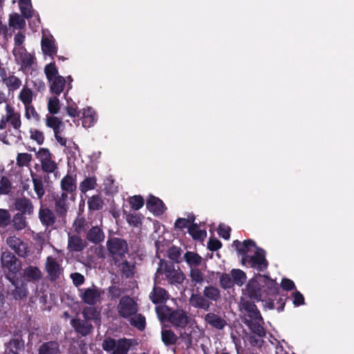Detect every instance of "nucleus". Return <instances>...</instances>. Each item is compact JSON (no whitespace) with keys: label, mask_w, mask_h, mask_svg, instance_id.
I'll return each mask as SVG.
<instances>
[{"label":"nucleus","mask_w":354,"mask_h":354,"mask_svg":"<svg viewBox=\"0 0 354 354\" xmlns=\"http://www.w3.org/2000/svg\"><path fill=\"white\" fill-rule=\"evenodd\" d=\"M184 259L190 268H193V266L197 267L202 261V258L198 254L189 251L186 252L184 254Z\"/></svg>","instance_id":"58836bf2"},{"label":"nucleus","mask_w":354,"mask_h":354,"mask_svg":"<svg viewBox=\"0 0 354 354\" xmlns=\"http://www.w3.org/2000/svg\"><path fill=\"white\" fill-rule=\"evenodd\" d=\"M41 50L44 55L52 57L53 55H56L57 51L55 41L48 38H43L41 39Z\"/></svg>","instance_id":"473e14b6"},{"label":"nucleus","mask_w":354,"mask_h":354,"mask_svg":"<svg viewBox=\"0 0 354 354\" xmlns=\"http://www.w3.org/2000/svg\"><path fill=\"white\" fill-rule=\"evenodd\" d=\"M101 296V292L96 288H86L84 292L81 294L80 297L82 300L86 304L93 306L96 304L99 298Z\"/></svg>","instance_id":"b1692460"},{"label":"nucleus","mask_w":354,"mask_h":354,"mask_svg":"<svg viewBox=\"0 0 354 354\" xmlns=\"http://www.w3.org/2000/svg\"><path fill=\"white\" fill-rule=\"evenodd\" d=\"M1 262L6 278L11 283H14L17 273L21 268V261L13 253L6 251L1 254Z\"/></svg>","instance_id":"39448f33"},{"label":"nucleus","mask_w":354,"mask_h":354,"mask_svg":"<svg viewBox=\"0 0 354 354\" xmlns=\"http://www.w3.org/2000/svg\"><path fill=\"white\" fill-rule=\"evenodd\" d=\"M12 284L15 286V289L12 291V296L15 299L19 300L27 297L28 290L26 283H19L18 277H16L14 283Z\"/></svg>","instance_id":"cd10ccee"},{"label":"nucleus","mask_w":354,"mask_h":354,"mask_svg":"<svg viewBox=\"0 0 354 354\" xmlns=\"http://www.w3.org/2000/svg\"><path fill=\"white\" fill-rule=\"evenodd\" d=\"M167 321L171 323L175 327L185 328L188 324L189 318L185 310L183 309L171 310L168 314Z\"/></svg>","instance_id":"f8f14e48"},{"label":"nucleus","mask_w":354,"mask_h":354,"mask_svg":"<svg viewBox=\"0 0 354 354\" xmlns=\"http://www.w3.org/2000/svg\"><path fill=\"white\" fill-rule=\"evenodd\" d=\"M129 203L132 209L138 210L144 205L145 201L141 196L136 195L129 198Z\"/></svg>","instance_id":"e2e57ef3"},{"label":"nucleus","mask_w":354,"mask_h":354,"mask_svg":"<svg viewBox=\"0 0 354 354\" xmlns=\"http://www.w3.org/2000/svg\"><path fill=\"white\" fill-rule=\"evenodd\" d=\"M162 279L166 280L171 286H178L183 283L185 275L179 267L176 268L174 262L160 259L153 282L160 283Z\"/></svg>","instance_id":"7ed1b4c3"},{"label":"nucleus","mask_w":354,"mask_h":354,"mask_svg":"<svg viewBox=\"0 0 354 354\" xmlns=\"http://www.w3.org/2000/svg\"><path fill=\"white\" fill-rule=\"evenodd\" d=\"M46 270L48 272L50 281H55L59 278L63 269L55 258L49 256L46 259Z\"/></svg>","instance_id":"f3484780"},{"label":"nucleus","mask_w":354,"mask_h":354,"mask_svg":"<svg viewBox=\"0 0 354 354\" xmlns=\"http://www.w3.org/2000/svg\"><path fill=\"white\" fill-rule=\"evenodd\" d=\"M37 354H62L60 345L57 341L44 342L39 346Z\"/></svg>","instance_id":"a878e982"},{"label":"nucleus","mask_w":354,"mask_h":354,"mask_svg":"<svg viewBox=\"0 0 354 354\" xmlns=\"http://www.w3.org/2000/svg\"><path fill=\"white\" fill-rule=\"evenodd\" d=\"M117 310L120 317L128 319L137 313L138 304L132 297L125 295L120 299Z\"/></svg>","instance_id":"0eeeda50"},{"label":"nucleus","mask_w":354,"mask_h":354,"mask_svg":"<svg viewBox=\"0 0 354 354\" xmlns=\"http://www.w3.org/2000/svg\"><path fill=\"white\" fill-rule=\"evenodd\" d=\"M30 138L39 145L44 143L45 139L44 133L35 129H30Z\"/></svg>","instance_id":"0e129e2a"},{"label":"nucleus","mask_w":354,"mask_h":354,"mask_svg":"<svg viewBox=\"0 0 354 354\" xmlns=\"http://www.w3.org/2000/svg\"><path fill=\"white\" fill-rule=\"evenodd\" d=\"M3 84L6 85L9 91L13 92L20 88L21 80L13 73H9L8 78H3Z\"/></svg>","instance_id":"f704fd0d"},{"label":"nucleus","mask_w":354,"mask_h":354,"mask_svg":"<svg viewBox=\"0 0 354 354\" xmlns=\"http://www.w3.org/2000/svg\"><path fill=\"white\" fill-rule=\"evenodd\" d=\"M9 346L10 352L18 354V352L24 348V342L19 338H14L10 339Z\"/></svg>","instance_id":"680f3d73"},{"label":"nucleus","mask_w":354,"mask_h":354,"mask_svg":"<svg viewBox=\"0 0 354 354\" xmlns=\"http://www.w3.org/2000/svg\"><path fill=\"white\" fill-rule=\"evenodd\" d=\"M15 208L24 215H31L33 213L34 206L32 201L25 197H17L14 201Z\"/></svg>","instance_id":"a211bd4d"},{"label":"nucleus","mask_w":354,"mask_h":354,"mask_svg":"<svg viewBox=\"0 0 354 354\" xmlns=\"http://www.w3.org/2000/svg\"><path fill=\"white\" fill-rule=\"evenodd\" d=\"M205 322L216 330H223L227 326V321L214 313H208L205 315Z\"/></svg>","instance_id":"412c9836"},{"label":"nucleus","mask_w":354,"mask_h":354,"mask_svg":"<svg viewBox=\"0 0 354 354\" xmlns=\"http://www.w3.org/2000/svg\"><path fill=\"white\" fill-rule=\"evenodd\" d=\"M154 285L152 291L149 293V297L154 304H165L169 298V294L167 290L160 287V283L153 282Z\"/></svg>","instance_id":"2eb2a0df"},{"label":"nucleus","mask_w":354,"mask_h":354,"mask_svg":"<svg viewBox=\"0 0 354 354\" xmlns=\"http://www.w3.org/2000/svg\"><path fill=\"white\" fill-rule=\"evenodd\" d=\"M44 73L48 82H51L55 77L58 76V70L55 66V62H51L46 65L44 68Z\"/></svg>","instance_id":"5fc2aeb1"},{"label":"nucleus","mask_w":354,"mask_h":354,"mask_svg":"<svg viewBox=\"0 0 354 354\" xmlns=\"http://www.w3.org/2000/svg\"><path fill=\"white\" fill-rule=\"evenodd\" d=\"M124 214H126V219L127 223L133 227H139L142 225V220L143 216L138 213H129L124 210Z\"/></svg>","instance_id":"a18cd8bd"},{"label":"nucleus","mask_w":354,"mask_h":354,"mask_svg":"<svg viewBox=\"0 0 354 354\" xmlns=\"http://www.w3.org/2000/svg\"><path fill=\"white\" fill-rule=\"evenodd\" d=\"M256 301H244L242 302V308L246 313L249 319L248 320H257L262 321V316L257 306L255 304Z\"/></svg>","instance_id":"4be33fe9"},{"label":"nucleus","mask_w":354,"mask_h":354,"mask_svg":"<svg viewBox=\"0 0 354 354\" xmlns=\"http://www.w3.org/2000/svg\"><path fill=\"white\" fill-rule=\"evenodd\" d=\"M47 108L48 112L52 115L57 114L60 110V102L57 96L48 99Z\"/></svg>","instance_id":"3c124183"},{"label":"nucleus","mask_w":354,"mask_h":354,"mask_svg":"<svg viewBox=\"0 0 354 354\" xmlns=\"http://www.w3.org/2000/svg\"><path fill=\"white\" fill-rule=\"evenodd\" d=\"M82 315L85 319L90 322L98 319L100 317V312L97 311L95 307L88 306L85 307L83 309Z\"/></svg>","instance_id":"8fccbe9b"},{"label":"nucleus","mask_w":354,"mask_h":354,"mask_svg":"<svg viewBox=\"0 0 354 354\" xmlns=\"http://www.w3.org/2000/svg\"><path fill=\"white\" fill-rule=\"evenodd\" d=\"M75 231L77 234L85 232L88 228V223L84 217L77 218L73 223Z\"/></svg>","instance_id":"052dcab7"},{"label":"nucleus","mask_w":354,"mask_h":354,"mask_svg":"<svg viewBox=\"0 0 354 354\" xmlns=\"http://www.w3.org/2000/svg\"><path fill=\"white\" fill-rule=\"evenodd\" d=\"M23 277L28 282H36L41 279L42 274L39 268L29 266L24 270Z\"/></svg>","instance_id":"bb28decb"},{"label":"nucleus","mask_w":354,"mask_h":354,"mask_svg":"<svg viewBox=\"0 0 354 354\" xmlns=\"http://www.w3.org/2000/svg\"><path fill=\"white\" fill-rule=\"evenodd\" d=\"M12 223L17 231L25 229L27 226L26 215L21 213H16L12 218Z\"/></svg>","instance_id":"a19ab883"},{"label":"nucleus","mask_w":354,"mask_h":354,"mask_svg":"<svg viewBox=\"0 0 354 354\" xmlns=\"http://www.w3.org/2000/svg\"><path fill=\"white\" fill-rule=\"evenodd\" d=\"M38 217L46 229L53 227L57 218L55 212L47 207H44L43 206H41L39 209Z\"/></svg>","instance_id":"dca6fc26"},{"label":"nucleus","mask_w":354,"mask_h":354,"mask_svg":"<svg viewBox=\"0 0 354 354\" xmlns=\"http://www.w3.org/2000/svg\"><path fill=\"white\" fill-rule=\"evenodd\" d=\"M12 53L17 62L21 64V68L26 69L32 65L34 57L24 47H15Z\"/></svg>","instance_id":"ddd939ff"},{"label":"nucleus","mask_w":354,"mask_h":354,"mask_svg":"<svg viewBox=\"0 0 354 354\" xmlns=\"http://www.w3.org/2000/svg\"><path fill=\"white\" fill-rule=\"evenodd\" d=\"M35 156L40 162L53 158L52 153L48 148H39Z\"/></svg>","instance_id":"774afa93"},{"label":"nucleus","mask_w":354,"mask_h":354,"mask_svg":"<svg viewBox=\"0 0 354 354\" xmlns=\"http://www.w3.org/2000/svg\"><path fill=\"white\" fill-rule=\"evenodd\" d=\"M71 325L76 333L82 337H86L91 334L93 330V326L91 322L80 318H73L71 320Z\"/></svg>","instance_id":"4468645a"},{"label":"nucleus","mask_w":354,"mask_h":354,"mask_svg":"<svg viewBox=\"0 0 354 354\" xmlns=\"http://www.w3.org/2000/svg\"><path fill=\"white\" fill-rule=\"evenodd\" d=\"M61 193H65L69 196V199L74 201L77 189L76 178L70 174H66L60 181Z\"/></svg>","instance_id":"9b49d317"},{"label":"nucleus","mask_w":354,"mask_h":354,"mask_svg":"<svg viewBox=\"0 0 354 354\" xmlns=\"http://www.w3.org/2000/svg\"><path fill=\"white\" fill-rule=\"evenodd\" d=\"M12 189V183L8 177L3 176L0 180V195H8Z\"/></svg>","instance_id":"6e6d98bb"},{"label":"nucleus","mask_w":354,"mask_h":354,"mask_svg":"<svg viewBox=\"0 0 354 354\" xmlns=\"http://www.w3.org/2000/svg\"><path fill=\"white\" fill-rule=\"evenodd\" d=\"M16 160L17 165L20 167L28 166L32 160V155L28 153H19L17 156Z\"/></svg>","instance_id":"bf43d9fd"},{"label":"nucleus","mask_w":354,"mask_h":354,"mask_svg":"<svg viewBox=\"0 0 354 354\" xmlns=\"http://www.w3.org/2000/svg\"><path fill=\"white\" fill-rule=\"evenodd\" d=\"M41 167L43 171L47 174L53 173L57 169V165L55 160L49 159L41 162Z\"/></svg>","instance_id":"13d9d810"},{"label":"nucleus","mask_w":354,"mask_h":354,"mask_svg":"<svg viewBox=\"0 0 354 354\" xmlns=\"http://www.w3.org/2000/svg\"><path fill=\"white\" fill-rule=\"evenodd\" d=\"M69 196L65 193H55L53 195L54 212L58 218L65 220L69 209Z\"/></svg>","instance_id":"6e6552de"},{"label":"nucleus","mask_w":354,"mask_h":354,"mask_svg":"<svg viewBox=\"0 0 354 354\" xmlns=\"http://www.w3.org/2000/svg\"><path fill=\"white\" fill-rule=\"evenodd\" d=\"M188 233L191 235L193 239L197 241H203L207 236L205 230L199 229L197 223H192L188 227Z\"/></svg>","instance_id":"c9c22d12"},{"label":"nucleus","mask_w":354,"mask_h":354,"mask_svg":"<svg viewBox=\"0 0 354 354\" xmlns=\"http://www.w3.org/2000/svg\"><path fill=\"white\" fill-rule=\"evenodd\" d=\"M6 121L10 122L15 129H19L21 125V115L18 112H15L14 109L7 104L6 107Z\"/></svg>","instance_id":"c756f323"},{"label":"nucleus","mask_w":354,"mask_h":354,"mask_svg":"<svg viewBox=\"0 0 354 354\" xmlns=\"http://www.w3.org/2000/svg\"><path fill=\"white\" fill-rule=\"evenodd\" d=\"M46 125L53 130L55 140L62 145L65 147L66 145V138L61 136V132L64 129V123L62 120L53 115H47L46 118Z\"/></svg>","instance_id":"1a4fd4ad"},{"label":"nucleus","mask_w":354,"mask_h":354,"mask_svg":"<svg viewBox=\"0 0 354 354\" xmlns=\"http://www.w3.org/2000/svg\"><path fill=\"white\" fill-rule=\"evenodd\" d=\"M134 341V339L126 337L115 339L111 337H106L102 342V348L110 354H128Z\"/></svg>","instance_id":"20e7f679"},{"label":"nucleus","mask_w":354,"mask_h":354,"mask_svg":"<svg viewBox=\"0 0 354 354\" xmlns=\"http://www.w3.org/2000/svg\"><path fill=\"white\" fill-rule=\"evenodd\" d=\"M231 276L234 284H236L239 286H242L246 282V274L240 269H232L231 270Z\"/></svg>","instance_id":"37998d69"},{"label":"nucleus","mask_w":354,"mask_h":354,"mask_svg":"<svg viewBox=\"0 0 354 354\" xmlns=\"http://www.w3.org/2000/svg\"><path fill=\"white\" fill-rule=\"evenodd\" d=\"M244 323L248 326L249 329L255 335L259 336V337H263L266 335V330L264 329L263 324V319L262 318V321L259 319L257 320H248L245 319Z\"/></svg>","instance_id":"c85d7f7f"},{"label":"nucleus","mask_w":354,"mask_h":354,"mask_svg":"<svg viewBox=\"0 0 354 354\" xmlns=\"http://www.w3.org/2000/svg\"><path fill=\"white\" fill-rule=\"evenodd\" d=\"M237 253L241 255V264L243 266L255 268L259 272H263L268 267V261L266 258V251L258 248L256 243L252 239H247L242 243L235 240L232 243Z\"/></svg>","instance_id":"f03ea898"},{"label":"nucleus","mask_w":354,"mask_h":354,"mask_svg":"<svg viewBox=\"0 0 354 354\" xmlns=\"http://www.w3.org/2000/svg\"><path fill=\"white\" fill-rule=\"evenodd\" d=\"M97 185V178L95 176L86 177L82 180L79 186L80 192L85 194L89 190L94 189Z\"/></svg>","instance_id":"4c0bfd02"},{"label":"nucleus","mask_w":354,"mask_h":354,"mask_svg":"<svg viewBox=\"0 0 354 354\" xmlns=\"http://www.w3.org/2000/svg\"><path fill=\"white\" fill-rule=\"evenodd\" d=\"M50 91L52 93L59 95L64 91L66 85V80L64 77L58 75L51 82Z\"/></svg>","instance_id":"2f4dec72"},{"label":"nucleus","mask_w":354,"mask_h":354,"mask_svg":"<svg viewBox=\"0 0 354 354\" xmlns=\"http://www.w3.org/2000/svg\"><path fill=\"white\" fill-rule=\"evenodd\" d=\"M9 26L17 29H22L26 26V21L18 13H13L9 17Z\"/></svg>","instance_id":"c03bdc74"},{"label":"nucleus","mask_w":354,"mask_h":354,"mask_svg":"<svg viewBox=\"0 0 354 354\" xmlns=\"http://www.w3.org/2000/svg\"><path fill=\"white\" fill-rule=\"evenodd\" d=\"M189 304L195 308L208 311L212 305V302L208 301L207 298L201 293H193L189 299Z\"/></svg>","instance_id":"aec40b11"},{"label":"nucleus","mask_w":354,"mask_h":354,"mask_svg":"<svg viewBox=\"0 0 354 354\" xmlns=\"http://www.w3.org/2000/svg\"><path fill=\"white\" fill-rule=\"evenodd\" d=\"M146 206L148 210L156 215L162 214L166 209L162 201L153 195H149L147 200Z\"/></svg>","instance_id":"6ab92c4d"},{"label":"nucleus","mask_w":354,"mask_h":354,"mask_svg":"<svg viewBox=\"0 0 354 354\" xmlns=\"http://www.w3.org/2000/svg\"><path fill=\"white\" fill-rule=\"evenodd\" d=\"M87 246L86 241L83 240L79 235H69L67 248L71 252H82Z\"/></svg>","instance_id":"393cba45"},{"label":"nucleus","mask_w":354,"mask_h":354,"mask_svg":"<svg viewBox=\"0 0 354 354\" xmlns=\"http://www.w3.org/2000/svg\"><path fill=\"white\" fill-rule=\"evenodd\" d=\"M189 277L191 281L194 285L199 283L201 284L205 280V275L198 268H190Z\"/></svg>","instance_id":"09e8293b"},{"label":"nucleus","mask_w":354,"mask_h":354,"mask_svg":"<svg viewBox=\"0 0 354 354\" xmlns=\"http://www.w3.org/2000/svg\"><path fill=\"white\" fill-rule=\"evenodd\" d=\"M104 239L105 235L102 229L97 225L91 227L86 234V239L95 245L101 243Z\"/></svg>","instance_id":"5701e85b"},{"label":"nucleus","mask_w":354,"mask_h":354,"mask_svg":"<svg viewBox=\"0 0 354 354\" xmlns=\"http://www.w3.org/2000/svg\"><path fill=\"white\" fill-rule=\"evenodd\" d=\"M203 295L208 301H217L221 298V292L218 288L213 286H205Z\"/></svg>","instance_id":"e433bc0d"},{"label":"nucleus","mask_w":354,"mask_h":354,"mask_svg":"<svg viewBox=\"0 0 354 354\" xmlns=\"http://www.w3.org/2000/svg\"><path fill=\"white\" fill-rule=\"evenodd\" d=\"M7 245L19 257L26 258L30 250L26 243L16 236H10L6 239Z\"/></svg>","instance_id":"9d476101"},{"label":"nucleus","mask_w":354,"mask_h":354,"mask_svg":"<svg viewBox=\"0 0 354 354\" xmlns=\"http://www.w3.org/2000/svg\"><path fill=\"white\" fill-rule=\"evenodd\" d=\"M25 106V116L28 120H30L32 117L35 121L39 122L40 120V115L36 111L35 107L32 104L24 106Z\"/></svg>","instance_id":"338daca9"},{"label":"nucleus","mask_w":354,"mask_h":354,"mask_svg":"<svg viewBox=\"0 0 354 354\" xmlns=\"http://www.w3.org/2000/svg\"><path fill=\"white\" fill-rule=\"evenodd\" d=\"M34 190L39 199H41L45 194L43 181L41 177H32Z\"/></svg>","instance_id":"603ef678"},{"label":"nucleus","mask_w":354,"mask_h":354,"mask_svg":"<svg viewBox=\"0 0 354 354\" xmlns=\"http://www.w3.org/2000/svg\"><path fill=\"white\" fill-rule=\"evenodd\" d=\"M106 247L115 263H117L118 260L124 259L129 250L127 242L124 239L118 237L108 239Z\"/></svg>","instance_id":"423d86ee"},{"label":"nucleus","mask_w":354,"mask_h":354,"mask_svg":"<svg viewBox=\"0 0 354 354\" xmlns=\"http://www.w3.org/2000/svg\"><path fill=\"white\" fill-rule=\"evenodd\" d=\"M88 206L90 210H100L104 205V201L100 194L93 195L88 199Z\"/></svg>","instance_id":"ea45409f"},{"label":"nucleus","mask_w":354,"mask_h":354,"mask_svg":"<svg viewBox=\"0 0 354 354\" xmlns=\"http://www.w3.org/2000/svg\"><path fill=\"white\" fill-rule=\"evenodd\" d=\"M245 292L250 301H263L264 306L270 310H283L287 295L280 292V288L276 280L268 274H255L245 287Z\"/></svg>","instance_id":"f257e3e1"},{"label":"nucleus","mask_w":354,"mask_h":354,"mask_svg":"<svg viewBox=\"0 0 354 354\" xmlns=\"http://www.w3.org/2000/svg\"><path fill=\"white\" fill-rule=\"evenodd\" d=\"M136 267L133 263H130L128 261L124 260L121 264V271L126 278H131L135 274Z\"/></svg>","instance_id":"864d4df0"},{"label":"nucleus","mask_w":354,"mask_h":354,"mask_svg":"<svg viewBox=\"0 0 354 354\" xmlns=\"http://www.w3.org/2000/svg\"><path fill=\"white\" fill-rule=\"evenodd\" d=\"M219 283L221 287L224 290L230 289L234 286V282L229 274L223 273L219 279Z\"/></svg>","instance_id":"4d7b16f0"},{"label":"nucleus","mask_w":354,"mask_h":354,"mask_svg":"<svg viewBox=\"0 0 354 354\" xmlns=\"http://www.w3.org/2000/svg\"><path fill=\"white\" fill-rule=\"evenodd\" d=\"M171 312V308L167 306H158L156 307V313L160 321L167 320L168 314Z\"/></svg>","instance_id":"69168bd1"},{"label":"nucleus","mask_w":354,"mask_h":354,"mask_svg":"<svg viewBox=\"0 0 354 354\" xmlns=\"http://www.w3.org/2000/svg\"><path fill=\"white\" fill-rule=\"evenodd\" d=\"M12 223V216L9 210L0 208V229H6Z\"/></svg>","instance_id":"de8ad7c7"},{"label":"nucleus","mask_w":354,"mask_h":354,"mask_svg":"<svg viewBox=\"0 0 354 354\" xmlns=\"http://www.w3.org/2000/svg\"><path fill=\"white\" fill-rule=\"evenodd\" d=\"M161 339L165 346L168 347L177 343L178 337L171 330L162 329L161 330Z\"/></svg>","instance_id":"72a5a7b5"},{"label":"nucleus","mask_w":354,"mask_h":354,"mask_svg":"<svg viewBox=\"0 0 354 354\" xmlns=\"http://www.w3.org/2000/svg\"><path fill=\"white\" fill-rule=\"evenodd\" d=\"M130 324L133 327L136 328L139 330H144L146 328V319L142 314H138L133 315L130 317Z\"/></svg>","instance_id":"79ce46f5"},{"label":"nucleus","mask_w":354,"mask_h":354,"mask_svg":"<svg viewBox=\"0 0 354 354\" xmlns=\"http://www.w3.org/2000/svg\"><path fill=\"white\" fill-rule=\"evenodd\" d=\"M97 120L95 111L91 108L84 109L82 117V124L84 128H90L93 126Z\"/></svg>","instance_id":"7c9ffc66"},{"label":"nucleus","mask_w":354,"mask_h":354,"mask_svg":"<svg viewBox=\"0 0 354 354\" xmlns=\"http://www.w3.org/2000/svg\"><path fill=\"white\" fill-rule=\"evenodd\" d=\"M32 98L33 93L30 88L27 87H24L19 94V99L24 106L32 104Z\"/></svg>","instance_id":"49530a36"}]
</instances>
